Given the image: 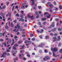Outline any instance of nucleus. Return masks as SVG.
<instances>
[{"instance_id": "7c9ffc66", "label": "nucleus", "mask_w": 62, "mask_h": 62, "mask_svg": "<svg viewBox=\"0 0 62 62\" xmlns=\"http://www.w3.org/2000/svg\"><path fill=\"white\" fill-rule=\"evenodd\" d=\"M27 24L25 23L24 24V27H26L27 26Z\"/></svg>"}, {"instance_id": "4be33fe9", "label": "nucleus", "mask_w": 62, "mask_h": 62, "mask_svg": "<svg viewBox=\"0 0 62 62\" xmlns=\"http://www.w3.org/2000/svg\"><path fill=\"white\" fill-rule=\"evenodd\" d=\"M35 13L36 15H39V13H38V12L37 11H35Z\"/></svg>"}, {"instance_id": "1a4fd4ad", "label": "nucleus", "mask_w": 62, "mask_h": 62, "mask_svg": "<svg viewBox=\"0 0 62 62\" xmlns=\"http://www.w3.org/2000/svg\"><path fill=\"white\" fill-rule=\"evenodd\" d=\"M15 28H18L19 29L20 28V26L19 25L17 24V26H15Z\"/></svg>"}, {"instance_id": "9b49d317", "label": "nucleus", "mask_w": 62, "mask_h": 62, "mask_svg": "<svg viewBox=\"0 0 62 62\" xmlns=\"http://www.w3.org/2000/svg\"><path fill=\"white\" fill-rule=\"evenodd\" d=\"M59 40L58 39H57L56 40H53V42H55V41H59Z\"/></svg>"}, {"instance_id": "864d4df0", "label": "nucleus", "mask_w": 62, "mask_h": 62, "mask_svg": "<svg viewBox=\"0 0 62 62\" xmlns=\"http://www.w3.org/2000/svg\"><path fill=\"white\" fill-rule=\"evenodd\" d=\"M14 46L15 47H17V46H18V45L17 44H15Z\"/></svg>"}, {"instance_id": "412c9836", "label": "nucleus", "mask_w": 62, "mask_h": 62, "mask_svg": "<svg viewBox=\"0 0 62 62\" xmlns=\"http://www.w3.org/2000/svg\"><path fill=\"white\" fill-rule=\"evenodd\" d=\"M28 42V41L27 40H25L24 42V43L26 44V43H27Z\"/></svg>"}, {"instance_id": "69168bd1", "label": "nucleus", "mask_w": 62, "mask_h": 62, "mask_svg": "<svg viewBox=\"0 0 62 62\" xmlns=\"http://www.w3.org/2000/svg\"><path fill=\"white\" fill-rule=\"evenodd\" d=\"M49 54L50 55H51V54H52V53L50 52H49Z\"/></svg>"}, {"instance_id": "423d86ee", "label": "nucleus", "mask_w": 62, "mask_h": 62, "mask_svg": "<svg viewBox=\"0 0 62 62\" xmlns=\"http://www.w3.org/2000/svg\"><path fill=\"white\" fill-rule=\"evenodd\" d=\"M5 33H6V32H4L3 34H2V33H0V37H2V36H4Z\"/></svg>"}, {"instance_id": "20e7f679", "label": "nucleus", "mask_w": 62, "mask_h": 62, "mask_svg": "<svg viewBox=\"0 0 62 62\" xmlns=\"http://www.w3.org/2000/svg\"><path fill=\"white\" fill-rule=\"evenodd\" d=\"M50 57L48 56H46L43 59V60L44 61H46V59H49Z\"/></svg>"}, {"instance_id": "b1692460", "label": "nucleus", "mask_w": 62, "mask_h": 62, "mask_svg": "<svg viewBox=\"0 0 62 62\" xmlns=\"http://www.w3.org/2000/svg\"><path fill=\"white\" fill-rule=\"evenodd\" d=\"M59 52L60 53H62V48L60 50Z\"/></svg>"}, {"instance_id": "603ef678", "label": "nucleus", "mask_w": 62, "mask_h": 62, "mask_svg": "<svg viewBox=\"0 0 62 62\" xmlns=\"http://www.w3.org/2000/svg\"><path fill=\"white\" fill-rule=\"evenodd\" d=\"M4 46L7 47V46H6V43H4Z\"/></svg>"}, {"instance_id": "cd10ccee", "label": "nucleus", "mask_w": 62, "mask_h": 62, "mask_svg": "<svg viewBox=\"0 0 62 62\" xmlns=\"http://www.w3.org/2000/svg\"><path fill=\"white\" fill-rule=\"evenodd\" d=\"M13 47V49H14V50H17V49H16V47H15L14 46Z\"/></svg>"}, {"instance_id": "0e129e2a", "label": "nucleus", "mask_w": 62, "mask_h": 62, "mask_svg": "<svg viewBox=\"0 0 62 62\" xmlns=\"http://www.w3.org/2000/svg\"><path fill=\"white\" fill-rule=\"evenodd\" d=\"M14 43V42H13L11 44V45H13Z\"/></svg>"}, {"instance_id": "72a5a7b5", "label": "nucleus", "mask_w": 62, "mask_h": 62, "mask_svg": "<svg viewBox=\"0 0 62 62\" xmlns=\"http://www.w3.org/2000/svg\"><path fill=\"white\" fill-rule=\"evenodd\" d=\"M58 39L59 40V39H60V36H59L58 37Z\"/></svg>"}, {"instance_id": "0eeeda50", "label": "nucleus", "mask_w": 62, "mask_h": 62, "mask_svg": "<svg viewBox=\"0 0 62 62\" xmlns=\"http://www.w3.org/2000/svg\"><path fill=\"white\" fill-rule=\"evenodd\" d=\"M44 45L43 44V43H41V45H38V47H42L43 46H44Z\"/></svg>"}, {"instance_id": "4c0bfd02", "label": "nucleus", "mask_w": 62, "mask_h": 62, "mask_svg": "<svg viewBox=\"0 0 62 62\" xmlns=\"http://www.w3.org/2000/svg\"><path fill=\"white\" fill-rule=\"evenodd\" d=\"M5 28H6V29H8V27L7 26H6L5 27Z\"/></svg>"}, {"instance_id": "c756f323", "label": "nucleus", "mask_w": 62, "mask_h": 62, "mask_svg": "<svg viewBox=\"0 0 62 62\" xmlns=\"http://www.w3.org/2000/svg\"><path fill=\"white\" fill-rule=\"evenodd\" d=\"M10 50L9 49L8 50V49H7L6 51L7 52H10Z\"/></svg>"}, {"instance_id": "6e6552de", "label": "nucleus", "mask_w": 62, "mask_h": 62, "mask_svg": "<svg viewBox=\"0 0 62 62\" xmlns=\"http://www.w3.org/2000/svg\"><path fill=\"white\" fill-rule=\"evenodd\" d=\"M52 26L53 27H54V22H53L52 23Z\"/></svg>"}, {"instance_id": "393cba45", "label": "nucleus", "mask_w": 62, "mask_h": 62, "mask_svg": "<svg viewBox=\"0 0 62 62\" xmlns=\"http://www.w3.org/2000/svg\"><path fill=\"white\" fill-rule=\"evenodd\" d=\"M53 39H54V40H56V39H56V38L55 37H54L53 38Z\"/></svg>"}, {"instance_id": "37998d69", "label": "nucleus", "mask_w": 62, "mask_h": 62, "mask_svg": "<svg viewBox=\"0 0 62 62\" xmlns=\"http://www.w3.org/2000/svg\"><path fill=\"white\" fill-rule=\"evenodd\" d=\"M27 56H28V57H30V55H29V54H27Z\"/></svg>"}, {"instance_id": "774afa93", "label": "nucleus", "mask_w": 62, "mask_h": 62, "mask_svg": "<svg viewBox=\"0 0 62 62\" xmlns=\"http://www.w3.org/2000/svg\"><path fill=\"white\" fill-rule=\"evenodd\" d=\"M3 24H4V22H2V23L1 24V25H3Z\"/></svg>"}, {"instance_id": "a211bd4d", "label": "nucleus", "mask_w": 62, "mask_h": 62, "mask_svg": "<svg viewBox=\"0 0 62 62\" xmlns=\"http://www.w3.org/2000/svg\"><path fill=\"white\" fill-rule=\"evenodd\" d=\"M53 56H54V57H57V56L55 55V54H54V53L53 54Z\"/></svg>"}, {"instance_id": "f8f14e48", "label": "nucleus", "mask_w": 62, "mask_h": 62, "mask_svg": "<svg viewBox=\"0 0 62 62\" xmlns=\"http://www.w3.org/2000/svg\"><path fill=\"white\" fill-rule=\"evenodd\" d=\"M43 32V29L41 30L40 31V33H42Z\"/></svg>"}, {"instance_id": "e2e57ef3", "label": "nucleus", "mask_w": 62, "mask_h": 62, "mask_svg": "<svg viewBox=\"0 0 62 62\" xmlns=\"http://www.w3.org/2000/svg\"><path fill=\"white\" fill-rule=\"evenodd\" d=\"M15 54H16L15 53H13V55L14 56H15Z\"/></svg>"}, {"instance_id": "49530a36", "label": "nucleus", "mask_w": 62, "mask_h": 62, "mask_svg": "<svg viewBox=\"0 0 62 62\" xmlns=\"http://www.w3.org/2000/svg\"><path fill=\"white\" fill-rule=\"evenodd\" d=\"M33 8L34 9V10H36V7H33Z\"/></svg>"}, {"instance_id": "58836bf2", "label": "nucleus", "mask_w": 62, "mask_h": 62, "mask_svg": "<svg viewBox=\"0 0 62 62\" xmlns=\"http://www.w3.org/2000/svg\"><path fill=\"white\" fill-rule=\"evenodd\" d=\"M22 43V41H19L18 42V44H20V43Z\"/></svg>"}, {"instance_id": "f257e3e1", "label": "nucleus", "mask_w": 62, "mask_h": 62, "mask_svg": "<svg viewBox=\"0 0 62 62\" xmlns=\"http://www.w3.org/2000/svg\"><path fill=\"white\" fill-rule=\"evenodd\" d=\"M44 16H46L48 18H49L51 16V15H49V14H48V13L46 12L44 14Z\"/></svg>"}, {"instance_id": "ddd939ff", "label": "nucleus", "mask_w": 62, "mask_h": 62, "mask_svg": "<svg viewBox=\"0 0 62 62\" xmlns=\"http://www.w3.org/2000/svg\"><path fill=\"white\" fill-rule=\"evenodd\" d=\"M21 21V22H23L24 21V19H23L22 18H21L19 20V21Z\"/></svg>"}, {"instance_id": "bb28decb", "label": "nucleus", "mask_w": 62, "mask_h": 62, "mask_svg": "<svg viewBox=\"0 0 62 62\" xmlns=\"http://www.w3.org/2000/svg\"><path fill=\"white\" fill-rule=\"evenodd\" d=\"M6 8V6L5 5H4L2 7V8L4 9L5 8Z\"/></svg>"}, {"instance_id": "09e8293b", "label": "nucleus", "mask_w": 62, "mask_h": 62, "mask_svg": "<svg viewBox=\"0 0 62 62\" xmlns=\"http://www.w3.org/2000/svg\"><path fill=\"white\" fill-rule=\"evenodd\" d=\"M24 47V46H22V48H21V50H22V49H23V47Z\"/></svg>"}, {"instance_id": "5fc2aeb1", "label": "nucleus", "mask_w": 62, "mask_h": 62, "mask_svg": "<svg viewBox=\"0 0 62 62\" xmlns=\"http://www.w3.org/2000/svg\"><path fill=\"white\" fill-rule=\"evenodd\" d=\"M28 17L29 18H30L31 17V16H30V15H28Z\"/></svg>"}, {"instance_id": "f704fd0d", "label": "nucleus", "mask_w": 62, "mask_h": 62, "mask_svg": "<svg viewBox=\"0 0 62 62\" xmlns=\"http://www.w3.org/2000/svg\"><path fill=\"white\" fill-rule=\"evenodd\" d=\"M20 17H21V18H23V15H21L20 16Z\"/></svg>"}, {"instance_id": "13d9d810", "label": "nucleus", "mask_w": 62, "mask_h": 62, "mask_svg": "<svg viewBox=\"0 0 62 62\" xmlns=\"http://www.w3.org/2000/svg\"><path fill=\"white\" fill-rule=\"evenodd\" d=\"M32 55H35V54L34 53H33L32 54Z\"/></svg>"}, {"instance_id": "e433bc0d", "label": "nucleus", "mask_w": 62, "mask_h": 62, "mask_svg": "<svg viewBox=\"0 0 62 62\" xmlns=\"http://www.w3.org/2000/svg\"><path fill=\"white\" fill-rule=\"evenodd\" d=\"M59 8L60 9H62V6H61V5H60L59 6Z\"/></svg>"}, {"instance_id": "f03ea898", "label": "nucleus", "mask_w": 62, "mask_h": 62, "mask_svg": "<svg viewBox=\"0 0 62 62\" xmlns=\"http://www.w3.org/2000/svg\"><path fill=\"white\" fill-rule=\"evenodd\" d=\"M47 5L49 6L50 8H53V6L51 4V3L50 2H48L47 3Z\"/></svg>"}, {"instance_id": "4d7b16f0", "label": "nucleus", "mask_w": 62, "mask_h": 62, "mask_svg": "<svg viewBox=\"0 0 62 62\" xmlns=\"http://www.w3.org/2000/svg\"><path fill=\"white\" fill-rule=\"evenodd\" d=\"M14 9V6H13L12 8V10H13Z\"/></svg>"}, {"instance_id": "4468645a", "label": "nucleus", "mask_w": 62, "mask_h": 62, "mask_svg": "<svg viewBox=\"0 0 62 62\" xmlns=\"http://www.w3.org/2000/svg\"><path fill=\"white\" fill-rule=\"evenodd\" d=\"M54 9L55 10H58V8L57 7H54Z\"/></svg>"}, {"instance_id": "ea45409f", "label": "nucleus", "mask_w": 62, "mask_h": 62, "mask_svg": "<svg viewBox=\"0 0 62 62\" xmlns=\"http://www.w3.org/2000/svg\"><path fill=\"white\" fill-rule=\"evenodd\" d=\"M46 23V22H43V24L44 25H45Z\"/></svg>"}, {"instance_id": "c9c22d12", "label": "nucleus", "mask_w": 62, "mask_h": 62, "mask_svg": "<svg viewBox=\"0 0 62 62\" xmlns=\"http://www.w3.org/2000/svg\"><path fill=\"white\" fill-rule=\"evenodd\" d=\"M32 40L33 41H34V40H35V38H33L32 39Z\"/></svg>"}, {"instance_id": "de8ad7c7", "label": "nucleus", "mask_w": 62, "mask_h": 62, "mask_svg": "<svg viewBox=\"0 0 62 62\" xmlns=\"http://www.w3.org/2000/svg\"><path fill=\"white\" fill-rule=\"evenodd\" d=\"M61 43H60L59 44V46L60 47V46H61Z\"/></svg>"}, {"instance_id": "a18cd8bd", "label": "nucleus", "mask_w": 62, "mask_h": 62, "mask_svg": "<svg viewBox=\"0 0 62 62\" xmlns=\"http://www.w3.org/2000/svg\"><path fill=\"white\" fill-rule=\"evenodd\" d=\"M34 36V34H30V36L31 37H33Z\"/></svg>"}, {"instance_id": "c85d7f7f", "label": "nucleus", "mask_w": 62, "mask_h": 62, "mask_svg": "<svg viewBox=\"0 0 62 62\" xmlns=\"http://www.w3.org/2000/svg\"><path fill=\"white\" fill-rule=\"evenodd\" d=\"M39 53L41 54V53H42V51L41 50H40L39 51Z\"/></svg>"}, {"instance_id": "7ed1b4c3", "label": "nucleus", "mask_w": 62, "mask_h": 62, "mask_svg": "<svg viewBox=\"0 0 62 62\" xmlns=\"http://www.w3.org/2000/svg\"><path fill=\"white\" fill-rule=\"evenodd\" d=\"M7 54V53L6 52H5L4 53H3V54L2 55L1 57H3L4 58H5V57H6V55Z\"/></svg>"}, {"instance_id": "6ab92c4d", "label": "nucleus", "mask_w": 62, "mask_h": 62, "mask_svg": "<svg viewBox=\"0 0 62 62\" xmlns=\"http://www.w3.org/2000/svg\"><path fill=\"white\" fill-rule=\"evenodd\" d=\"M31 5H33V6L34 5H35V1L32 2L31 3Z\"/></svg>"}, {"instance_id": "bf43d9fd", "label": "nucleus", "mask_w": 62, "mask_h": 62, "mask_svg": "<svg viewBox=\"0 0 62 62\" xmlns=\"http://www.w3.org/2000/svg\"><path fill=\"white\" fill-rule=\"evenodd\" d=\"M45 53H46L47 52V51L46 50H45Z\"/></svg>"}, {"instance_id": "9d476101", "label": "nucleus", "mask_w": 62, "mask_h": 62, "mask_svg": "<svg viewBox=\"0 0 62 62\" xmlns=\"http://www.w3.org/2000/svg\"><path fill=\"white\" fill-rule=\"evenodd\" d=\"M34 18L35 17L33 16V15L32 16H31V17H30V18L31 20H33V19H34Z\"/></svg>"}, {"instance_id": "2eb2a0df", "label": "nucleus", "mask_w": 62, "mask_h": 62, "mask_svg": "<svg viewBox=\"0 0 62 62\" xmlns=\"http://www.w3.org/2000/svg\"><path fill=\"white\" fill-rule=\"evenodd\" d=\"M62 30V28H59L58 29V30L59 31H61Z\"/></svg>"}, {"instance_id": "6e6d98bb", "label": "nucleus", "mask_w": 62, "mask_h": 62, "mask_svg": "<svg viewBox=\"0 0 62 62\" xmlns=\"http://www.w3.org/2000/svg\"><path fill=\"white\" fill-rule=\"evenodd\" d=\"M17 38V37L16 36H15L14 37V39H16Z\"/></svg>"}, {"instance_id": "8fccbe9b", "label": "nucleus", "mask_w": 62, "mask_h": 62, "mask_svg": "<svg viewBox=\"0 0 62 62\" xmlns=\"http://www.w3.org/2000/svg\"><path fill=\"white\" fill-rule=\"evenodd\" d=\"M54 36H55V37H56V36H57V34H56V33L54 34Z\"/></svg>"}, {"instance_id": "473e14b6", "label": "nucleus", "mask_w": 62, "mask_h": 62, "mask_svg": "<svg viewBox=\"0 0 62 62\" xmlns=\"http://www.w3.org/2000/svg\"><path fill=\"white\" fill-rule=\"evenodd\" d=\"M39 37L40 39H42V36L41 35H40L39 36Z\"/></svg>"}, {"instance_id": "39448f33", "label": "nucleus", "mask_w": 62, "mask_h": 62, "mask_svg": "<svg viewBox=\"0 0 62 62\" xmlns=\"http://www.w3.org/2000/svg\"><path fill=\"white\" fill-rule=\"evenodd\" d=\"M51 50L52 51H53L54 50V52H57V49L56 48H54V49H53V48H51Z\"/></svg>"}, {"instance_id": "f3484780", "label": "nucleus", "mask_w": 62, "mask_h": 62, "mask_svg": "<svg viewBox=\"0 0 62 62\" xmlns=\"http://www.w3.org/2000/svg\"><path fill=\"white\" fill-rule=\"evenodd\" d=\"M0 15L2 16H4V14H3V13L1 12L0 13Z\"/></svg>"}, {"instance_id": "dca6fc26", "label": "nucleus", "mask_w": 62, "mask_h": 62, "mask_svg": "<svg viewBox=\"0 0 62 62\" xmlns=\"http://www.w3.org/2000/svg\"><path fill=\"white\" fill-rule=\"evenodd\" d=\"M56 29V28H54L52 30V31H53V32H54V31H55Z\"/></svg>"}, {"instance_id": "aec40b11", "label": "nucleus", "mask_w": 62, "mask_h": 62, "mask_svg": "<svg viewBox=\"0 0 62 62\" xmlns=\"http://www.w3.org/2000/svg\"><path fill=\"white\" fill-rule=\"evenodd\" d=\"M11 26L12 27H14V25L13 24L12 22L11 23Z\"/></svg>"}, {"instance_id": "3c124183", "label": "nucleus", "mask_w": 62, "mask_h": 62, "mask_svg": "<svg viewBox=\"0 0 62 62\" xmlns=\"http://www.w3.org/2000/svg\"><path fill=\"white\" fill-rule=\"evenodd\" d=\"M19 56L20 58L21 57V54H19Z\"/></svg>"}, {"instance_id": "052dcab7", "label": "nucleus", "mask_w": 62, "mask_h": 62, "mask_svg": "<svg viewBox=\"0 0 62 62\" xmlns=\"http://www.w3.org/2000/svg\"><path fill=\"white\" fill-rule=\"evenodd\" d=\"M4 40L2 39H0V41H3Z\"/></svg>"}, {"instance_id": "a878e982", "label": "nucleus", "mask_w": 62, "mask_h": 62, "mask_svg": "<svg viewBox=\"0 0 62 62\" xmlns=\"http://www.w3.org/2000/svg\"><path fill=\"white\" fill-rule=\"evenodd\" d=\"M24 30H25V29H22L21 28H20V31H24Z\"/></svg>"}, {"instance_id": "2f4dec72", "label": "nucleus", "mask_w": 62, "mask_h": 62, "mask_svg": "<svg viewBox=\"0 0 62 62\" xmlns=\"http://www.w3.org/2000/svg\"><path fill=\"white\" fill-rule=\"evenodd\" d=\"M22 9H24V8H25L24 7V6H23V5H22Z\"/></svg>"}, {"instance_id": "680f3d73", "label": "nucleus", "mask_w": 62, "mask_h": 62, "mask_svg": "<svg viewBox=\"0 0 62 62\" xmlns=\"http://www.w3.org/2000/svg\"><path fill=\"white\" fill-rule=\"evenodd\" d=\"M38 8L39 9H40L41 8V6H38Z\"/></svg>"}, {"instance_id": "79ce46f5", "label": "nucleus", "mask_w": 62, "mask_h": 62, "mask_svg": "<svg viewBox=\"0 0 62 62\" xmlns=\"http://www.w3.org/2000/svg\"><path fill=\"white\" fill-rule=\"evenodd\" d=\"M16 15V16H17V17H19V15L18 14H17Z\"/></svg>"}, {"instance_id": "c03bdc74", "label": "nucleus", "mask_w": 62, "mask_h": 62, "mask_svg": "<svg viewBox=\"0 0 62 62\" xmlns=\"http://www.w3.org/2000/svg\"><path fill=\"white\" fill-rule=\"evenodd\" d=\"M38 24H39V25H41V23H40V22H38Z\"/></svg>"}, {"instance_id": "338daca9", "label": "nucleus", "mask_w": 62, "mask_h": 62, "mask_svg": "<svg viewBox=\"0 0 62 62\" xmlns=\"http://www.w3.org/2000/svg\"><path fill=\"white\" fill-rule=\"evenodd\" d=\"M25 5H26L25 3H23V4L22 6H25Z\"/></svg>"}, {"instance_id": "a19ab883", "label": "nucleus", "mask_w": 62, "mask_h": 62, "mask_svg": "<svg viewBox=\"0 0 62 62\" xmlns=\"http://www.w3.org/2000/svg\"><path fill=\"white\" fill-rule=\"evenodd\" d=\"M45 38L46 39H49V37H48V36H46Z\"/></svg>"}, {"instance_id": "5701e85b", "label": "nucleus", "mask_w": 62, "mask_h": 62, "mask_svg": "<svg viewBox=\"0 0 62 62\" xmlns=\"http://www.w3.org/2000/svg\"><path fill=\"white\" fill-rule=\"evenodd\" d=\"M42 21H45V20H46V18H42Z\"/></svg>"}]
</instances>
